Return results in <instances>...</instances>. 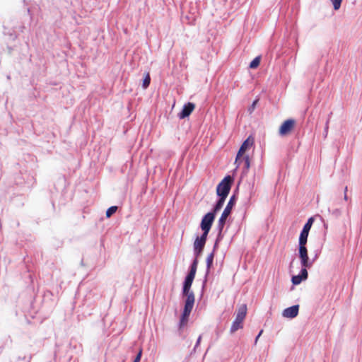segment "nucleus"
Listing matches in <instances>:
<instances>
[{
  "mask_svg": "<svg viewBox=\"0 0 362 362\" xmlns=\"http://www.w3.org/2000/svg\"><path fill=\"white\" fill-rule=\"evenodd\" d=\"M207 235L202 234L201 237H197L194 243V250L195 255V259L202 255L204 245L206 244Z\"/></svg>",
  "mask_w": 362,
  "mask_h": 362,
  "instance_id": "nucleus-8",
  "label": "nucleus"
},
{
  "mask_svg": "<svg viewBox=\"0 0 362 362\" xmlns=\"http://www.w3.org/2000/svg\"><path fill=\"white\" fill-rule=\"evenodd\" d=\"M226 199V197H220L219 200L217 202V203L216 204L213 209V211L211 212L214 213V214L216 215V214L223 207Z\"/></svg>",
  "mask_w": 362,
  "mask_h": 362,
  "instance_id": "nucleus-13",
  "label": "nucleus"
},
{
  "mask_svg": "<svg viewBox=\"0 0 362 362\" xmlns=\"http://www.w3.org/2000/svg\"><path fill=\"white\" fill-rule=\"evenodd\" d=\"M117 209V207L115 206H110L106 211V216L107 218H110L113 214H115L116 212Z\"/></svg>",
  "mask_w": 362,
  "mask_h": 362,
  "instance_id": "nucleus-19",
  "label": "nucleus"
},
{
  "mask_svg": "<svg viewBox=\"0 0 362 362\" xmlns=\"http://www.w3.org/2000/svg\"><path fill=\"white\" fill-rule=\"evenodd\" d=\"M263 332V330H261L259 333V334L257 336L256 339H255V342L257 341V340L259 339V337H260V336H262V334Z\"/></svg>",
  "mask_w": 362,
  "mask_h": 362,
  "instance_id": "nucleus-24",
  "label": "nucleus"
},
{
  "mask_svg": "<svg viewBox=\"0 0 362 362\" xmlns=\"http://www.w3.org/2000/svg\"><path fill=\"white\" fill-rule=\"evenodd\" d=\"M344 200H345V201H347V200H348V196H347V194H344Z\"/></svg>",
  "mask_w": 362,
  "mask_h": 362,
  "instance_id": "nucleus-27",
  "label": "nucleus"
},
{
  "mask_svg": "<svg viewBox=\"0 0 362 362\" xmlns=\"http://www.w3.org/2000/svg\"><path fill=\"white\" fill-rule=\"evenodd\" d=\"M347 191H348V187H347V186H346L344 188V194H347Z\"/></svg>",
  "mask_w": 362,
  "mask_h": 362,
  "instance_id": "nucleus-28",
  "label": "nucleus"
},
{
  "mask_svg": "<svg viewBox=\"0 0 362 362\" xmlns=\"http://www.w3.org/2000/svg\"><path fill=\"white\" fill-rule=\"evenodd\" d=\"M141 353H142L141 350H139L138 354L136 355V356L133 362H139L140 361L141 357Z\"/></svg>",
  "mask_w": 362,
  "mask_h": 362,
  "instance_id": "nucleus-21",
  "label": "nucleus"
},
{
  "mask_svg": "<svg viewBox=\"0 0 362 362\" xmlns=\"http://www.w3.org/2000/svg\"><path fill=\"white\" fill-rule=\"evenodd\" d=\"M257 103H258V100H255L252 103V105H251V107H250V111H253V110H255V108L256 105H257Z\"/></svg>",
  "mask_w": 362,
  "mask_h": 362,
  "instance_id": "nucleus-22",
  "label": "nucleus"
},
{
  "mask_svg": "<svg viewBox=\"0 0 362 362\" xmlns=\"http://www.w3.org/2000/svg\"><path fill=\"white\" fill-rule=\"evenodd\" d=\"M295 127L296 120L294 119H288L279 127V134L281 136H288L291 134Z\"/></svg>",
  "mask_w": 362,
  "mask_h": 362,
  "instance_id": "nucleus-6",
  "label": "nucleus"
},
{
  "mask_svg": "<svg viewBox=\"0 0 362 362\" xmlns=\"http://www.w3.org/2000/svg\"><path fill=\"white\" fill-rule=\"evenodd\" d=\"M198 260L194 259L191 265L190 271L185 278L183 285V295L186 296L184 310L180 318V327L184 326L188 321L189 316L194 307L195 298L194 293L190 291L193 280L197 272Z\"/></svg>",
  "mask_w": 362,
  "mask_h": 362,
  "instance_id": "nucleus-1",
  "label": "nucleus"
},
{
  "mask_svg": "<svg viewBox=\"0 0 362 362\" xmlns=\"http://www.w3.org/2000/svg\"><path fill=\"white\" fill-rule=\"evenodd\" d=\"M150 82H151V77H150V74L148 72H147L146 74H145V77L143 80V84H142V86L144 89L147 88L150 84Z\"/></svg>",
  "mask_w": 362,
  "mask_h": 362,
  "instance_id": "nucleus-18",
  "label": "nucleus"
},
{
  "mask_svg": "<svg viewBox=\"0 0 362 362\" xmlns=\"http://www.w3.org/2000/svg\"><path fill=\"white\" fill-rule=\"evenodd\" d=\"M298 252L302 267L310 268L312 265V263L309 262V257L306 245H299Z\"/></svg>",
  "mask_w": 362,
  "mask_h": 362,
  "instance_id": "nucleus-9",
  "label": "nucleus"
},
{
  "mask_svg": "<svg viewBox=\"0 0 362 362\" xmlns=\"http://www.w3.org/2000/svg\"><path fill=\"white\" fill-rule=\"evenodd\" d=\"M260 60H261V57L259 56V57H255L250 64V69H256L257 67L259 66V64H260Z\"/></svg>",
  "mask_w": 362,
  "mask_h": 362,
  "instance_id": "nucleus-16",
  "label": "nucleus"
},
{
  "mask_svg": "<svg viewBox=\"0 0 362 362\" xmlns=\"http://www.w3.org/2000/svg\"><path fill=\"white\" fill-rule=\"evenodd\" d=\"M195 108V105L192 103H187L185 104L182 110V111L179 113L178 117L180 119H184L190 115V114L193 112Z\"/></svg>",
  "mask_w": 362,
  "mask_h": 362,
  "instance_id": "nucleus-10",
  "label": "nucleus"
},
{
  "mask_svg": "<svg viewBox=\"0 0 362 362\" xmlns=\"http://www.w3.org/2000/svg\"><path fill=\"white\" fill-rule=\"evenodd\" d=\"M247 311V308L246 304H242L238 307L235 319L230 327V332L231 334L235 333L236 331L243 327V321L246 317Z\"/></svg>",
  "mask_w": 362,
  "mask_h": 362,
  "instance_id": "nucleus-3",
  "label": "nucleus"
},
{
  "mask_svg": "<svg viewBox=\"0 0 362 362\" xmlns=\"http://www.w3.org/2000/svg\"><path fill=\"white\" fill-rule=\"evenodd\" d=\"M328 123H329V121H327V124H326V128H325L326 132H327V129H328Z\"/></svg>",
  "mask_w": 362,
  "mask_h": 362,
  "instance_id": "nucleus-29",
  "label": "nucleus"
},
{
  "mask_svg": "<svg viewBox=\"0 0 362 362\" xmlns=\"http://www.w3.org/2000/svg\"><path fill=\"white\" fill-rule=\"evenodd\" d=\"M215 218L214 213H207L202 219L201 228L203 230V234L207 235L211 230V226Z\"/></svg>",
  "mask_w": 362,
  "mask_h": 362,
  "instance_id": "nucleus-7",
  "label": "nucleus"
},
{
  "mask_svg": "<svg viewBox=\"0 0 362 362\" xmlns=\"http://www.w3.org/2000/svg\"><path fill=\"white\" fill-rule=\"evenodd\" d=\"M263 332V330H261L259 333V334L257 336L256 339H255V342L257 341V340L259 339V337H260V336H262V334Z\"/></svg>",
  "mask_w": 362,
  "mask_h": 362,
  "instance_id": "nucleus-23",
  "label": "nucleus"
},
{
  "mask_svg": "<svg viewBox=\"0 0 362 362\" xmlns=\"http://www.w3.org/2000/svg\"><path fill=\"white\" fill-rule=\"evenodd\" d=\"M313 222H314V218L313 217H310L308 220L307 223L304 225L302 230H304L305 232V231L310 232V230L312 227Z\"/></svg>",
  "mask_w": 362,
  "mask_h": 362,
  "instance_id": "nucleus-17",
  "label": "nucleus"
},
{
  "mask_svg": "<svg viewBox=\"0 0 362 362\" xmlns=\"http://www.w3.org/2000/svg\"><path fill=\"white\" fill-rule=\"evenodd\" d=\"M263 332V330H261L259 333V334L257 336L256 339H255V342L257 341V340L259 339V337H260V336H262V334Z\"/></svg>",
  "mask_w": 362,
  "mask_h": 362,
  "instance_id": "nucleus-25",
  "label": "nucleus"
},
{
  "mask_svg": "<svg viewBox=\"0 0 362 362\" xmlns=\"http://www.w3.org/2000/svg\"><path fill=\"white\" fill-rule=\"evenodd\" d=\"M308 276V274L307 268L302 267L300 274L298 275H296V276H293L292 277V279H291L292 283L294 285L300 284L303 280L307 279Z\"/></svg>",
  "mask_w": 362,
  "mask_h": 362,
  "instance_id": "nucleus-12",
  "label": "nucleus"
},
{
  "mask_svg": "<svg viewBox=\"0 0 362 362\" xmlns=\"http://www.w3.org/2000/svg\"><path fill=\"white\" fill-rule=\"evenodd\" d=\"M214 258V252H212L207 256L206 260L207 269H209L211 267V266L213 264Z\"/></svg>",
  "mask_w": 362,
  "mask_h": 362,
  "instance_id": "nucleus-15",
  "label": "nucleus"
},
{
  "mask_svg": "<svg viewBox=\"0 0 362 362\" xmlns=\"http://www.w3.org/2000/svg\"><path fill=\"white\" fill-rule=\"evenodd\" d=\"M309 232L302 230L299 237V245H306Z\"/></svg>",
  "mask_w": 362,
  "mask_h": 362,
  "instance_id": "nucleus-14",
  "label": "nucleus"
},
{
  "mask_svg": "<svg viewBox=\"0 0 362 362\" xmlns=\"http://www.w3.org/2000/svg\"><path fill=\"white\" fill-rule=\"evenodd\" d=\"M201 340H202V336H199L198 337V339H197V341L196 346H197L200 343Z\"/></svg>",
  "mask_w": 362,
  "mask_h": 362,
  "instance_id": "nucleus-26",
  "label": "nucleus"
},
{
  "mask_svg": "<svg viewBox=\"0 0 362 362\" xmlns=\"http://www.w3.org/2000/svg\"><path fill=\"white\" fill-rule=\"evenodd\" d=\"M233 178L228 175L222 180L216 187V193L219 197H227L231 188Z\"/></svg>",
  "mask_w": 362,
  "mask_h": 362,
  "instance_id": "nucleus-4",
  "label": "nucleus"
},
{
  "mask_svg": "<svg viewBox=\"0 0 362 362\" xmlns=\"http://www.w3.org/2000/svg\"><path fill=\"white\" fill-rule=\"evenodd\" d=\"M329 1L332 3L334 10L337 11L340 8L342 0H329Z\"/></svg>",
  "mask_w": 362,
  "mask_h": 362,
  "instance_id": "nucleus-20",
  "label": "nucleus"
},
{
  "mask_svg": "<svg viewBox=\"0 0 362 362\" xmlns=\"http://www.w3.org/2000/svg\"><path fill=\"white\" fill-rule=\"evenodd\" d=\"M255 145V139L252 136H249L242 144L235 158V164L238 168L241 163H244V168L248 170L250 167V161L248 155H245L247 151L250 149Z\"/></svg>",
  "mask_w": 362,
  "mask_h": 362,
  "instance_id": "nucleus-2",
  "label": "nucleus"
},
{
  "mask_svg": "<svg viewBox=\"0 0 362 362\" xmlns=\"http://www.w3.org/2000/svg\"><path fill=\"white\" fill-rule=\"evenodd\" d=\"M235 204V198L234 197H232L229 202H228L226 208L224 209L221 217L219 218L218 221V228L219 229V231L221 232L223 228H224V226L226 224V220L228 217L230 216L232 209Z\"/></svg>",
  "mask_w": 362,
  "mask_h": 362,
  "instance_id": "nucleus-5",
  "label": "nucleus"
},
{
  "mask_svg": "<svg viewBox=\"0 0 362 362\" xmlns=\"http://www.w3.org/2000/svg\"><path fill=\"white\" fill-rule=\"evenodd\" d=\"M299 305H296L286 308L283 311V316L287 318H293L298 314Z\"/></svg>",
  "mask_w": 362,
  "mask_h": 362,
  "instance_id": "nucleus-11",
  "label": "nucleus"
}]
</instances>
